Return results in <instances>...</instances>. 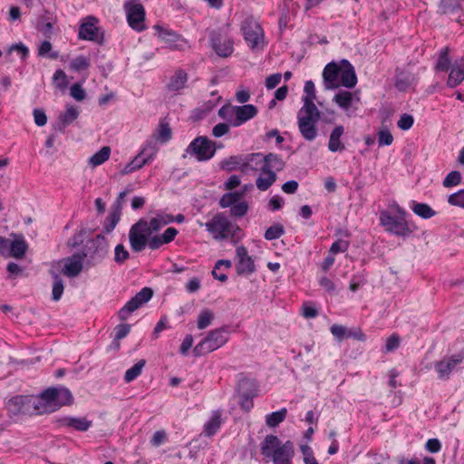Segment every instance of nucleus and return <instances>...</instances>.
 <instances>
[{"label": "nucleus", "mask_w": 464, "mask_h": 464, "mask_svg": "<svg viewBox=\"0 0 464 464\" xmlns=\"http://www.w3.org/2000/svg\"><path fill=\"white\" fill-rule=\"evenodd\" d=\"M411 209L414 214L424 219L430 218L436 215L435 210H433L428 204L425 203H418L413 201Z\"/></svg>", "instance_id": "f704fd0d"}, {"label": "nucleus", "mask_w": 464, "mask_h": 464, "mask_svg": "<svg viewBox=\"0 0 464 464\" xmlns=\"http://www.w3.org/2000/svg\"><path fill=\"white\" fill-rule=\"evenodd\" d=\"M220 424V414L214 412L210 420L204 426L205 435L208 437L214 435L219 430Z\"/></svg>", "instance_id": "ea45409f"}, {"label": "nucleus", "mask_w": 464, "mask_h": 464, "mask_svg": "<svg viewBox=\"0 0 464 464\" xmlns=\"http://www.w3.org/2000/svg\"><path fill=\"white\" fill-rule=\"evenodd\" d=\"M397 211L401 217H393L387 212H382L381 224L386 227L387 231L396 236L408 237L411 233V229L404 218L405 211L400 207H397Z\"/></svg>", "instance_id": "1a4fd4ad"}, {"label": "nucleus", "mask_w": 464, "mask_h": 464, "mask_svg": "<svg viewBox=\"0 0 464 464\" xmlns=\"http://www.w3.org/2000/svg\"><path fill=\"white\" fill-rule=\"evenodd\" d=\"M240 30L246 44L252 51H260L265 48L264 30L254 17L245 18L241 23Z\"/></svg>", "instance_id": "423d86ee"}, {"label": "nucleus", "mask_w": 464, "mask_h": 464, "mask_svg": "<svg viewBox=\"0 0 464 464\" xmlns=\"http://www.w3.org/2000/svg\"><path fill=\"white\" fill-rule=\"evenodd\" d=\"M38 414L53 412L63 405L71 404L72 395L65 387H53L44 391L37 397Z\"/></svg>", "instance_id": "20e7f679"}, {"label": "nucleus", "mask_w": 464, "mask_h": 464, "mask_svg": "<svg viewBox=\"0 0 464 464\" xmlns=\"http://www.w3.org/2000/svg\"><path fill=\"white\" fill-rule=\"evenodd\" d=\"M247 210V202L240 199L231 207L230 215L235 218H242L246 214Z\"/></svg>", "instance_id": "8fccbe9b"}, {"label": "nucleus", "mask_w": 464, "mask_h": 464, "mask_svg": "<svg viewBox=\"0 0 464 464\" xmlns=\"http://www.w3.org/2000/svg\"><path fill=\"white\" fill-rule=\"evenodd\" d=\"M212 236L214 240H230L234 245L242 238V230L237 224L229 220L223 212L216 213L206 223H199Z\"/></svg>", "instance_id": "f03ea898"}, {"label": "nucleus", "mask_w": 464, "mask_h": 464, "mask_svg": "<svg viewBox=\"0 0 464 464\" xmlns=\"http://www.w3.org/2000/svg\"><path fill=\"white\" fill-rule=\"evenodd\" d=\"M236 107L237 106L230 104H226L222 106L218 110V116L228 121L232 126H234V122L236 120Z\"/></svg>", "instance_id": "c03bdc74"}, {"label": "nucleus", "mask_w": 464, "mask_h": 464, "mask_svg": "<svg viewBox=\"0 0 464 464\" xmlns=\"http://www.w3.org/2000/svg\"><path fill=\"white\" fill-rule=\"evenodd\" d=\"M304 91L305 95L303 97V107L315 106L314 101L315 99V88L312 81H307L304 84Z\"/></svg>", "instance_id": "79ce46f5"}, {"label": "nucleus", "mask_w": 464, "mask_h": 464, "mask_svg": "<svg viewBox=\"0 0 464 464\" xmlns=\"http://www.w3.org/2000/svg\"><path fill=\"white\" fill-rule=\"evenodd\" d=\"M212 47L218 56L227 57L234 51L232 39L223 35L219 31L213 32L211 35Z\"/></svg>", "instance_id": "f3484780"}, {"label": "nucleus", "mask_w": 464, "mask_h": 464, "mask_svg": "<svg viewBox=\"0 0 464 464\" xmlns=\"http://www.w3.org/2000/svg\"><path fill=\"white\" fill-rule=\"evenodd\" d=\"M284 234V228L281 225H276L268 227L265 233L266 240H273L279 238Z\"/></svg>", "instance_id": "6e6d98bb"}, {"label": "nucleus", "mask_w": 464, "mask_h": 464, "mask_svg": "<svg viewBox=\"0 0 464 464\" xmlns=\"http://www.w3.org/2000/svg\"><path fill=\"white\" fill-rule=\"evenodd\" d=\"M34 120L37 126H44L47 122V117L45 112L41 109H34Z\"/></svg>", "instance_id": "e2e57ef3"}, {"label": "nucleus", "mask_w": 464, "mask_h": 464, "mask_svg": "<svg viewBox=\"0 0 464 464\" xmlns=\"http://www.w3.org/2000/svg\"><path fill=\"white\" fill-rule=\"evenodd\" d=\"M69 66L71 70L80 72L82 70H87L91 66V62L89 58L83 55H79L71 61Z\"/></svg>", "instance_id": "a18cd8bd"}, {"label": "nucleus", "mask_w": 464, "mask_h": 464, "mask_svg": "<svg viewBox=\"0 0 464 464\" xmlns=\"http://www.w3.org/2000/svg\"><path fill=\"white\" fill-rule=\"evenodd\" d=\"M87 256V253L82 252L60 260L58 265H63L62 273L68 277L79 276L82 271L83 260Z\"/></svg>", "instance_id": "4468645a"}, {"label": "nucleus", "mask_w": 464, "mask_h": 464, "mask_svg": "<svg viewBox=\"0 0 464 464\" xmlns=\"http://www.w3.org/2000/svg\"><path fill=\"white\" fill-rule=\"evenodd\" d=\"M331 333L338 340H343V338H350L352 336V331H348L344 326L341 324H333L331 326Z\"/></svg>", "instance_id": "603ef678"}, {"label": "nucleus", "mask_w": 464, "mask_h": 464, "mask_svg": "<svg viewBox=\"0 0 464 464\" xmlns=\"http://www.w3.org/2000/svg\"><path fill=\"white\" fill-rule=\"evenodd\" d=\"M228 341L227 330L226 327L216 328L208 333L193 349L194 355L203 356L214 352L225 345Z\"/></svg>", "instance_id": "0eeeda50"}, {"label": "nucleus", "mask_w": 464, "mask_h": 464, "mask_svg": "<svg viewBox=\"0 0 464 464\" xmlns=\"http://www.w3.org/2000/svg\"><path fill=\"white\" fill-rule=\"evenodd\" d=\"M244 196V191L228 192L224 194L219 199V206L222 208L232 207L239 201Z\"/></svg>", "instance_id": "e433bc0d"}, {"label": "nucleus", "mask_w": 464, "mask_h": 464, "mask_svg": "<svg viewBox=\"0 0 464 464\" xmlns=\"http://www.w3.org/2000/svg\"><path fill=\"white\" fill-rule=\"evenodd\" d=\"M393 137L389 130L382 128L378 132L379 146H389L392 143Z\"/></svg>", "instance_id": "5fc2aeb1"}, {"label": "nucleus", "mask_w": 464, "mask_h": 464, "mask_svg": "<svg viewBox=\"0 0 464 464\" xmlns=\"http://www.w3.org/2000/svg\"><path fill=\"white\" fill-rule=\"evenodd\" d=\"M250 155L243 158L242 156H231L224 160L220 166L221 169L227 171H233L240 169L241 171H246L248 169H254V161H250Z\"/></svg>", "instance_id": "aec40b11"}, {"label": "nucleus", "mask_w": 464, "mask_h": 464, "mask_svg": "<svg viewBox=\"0 0 464 464\" xmlns=\"http://www.w3.org/2000/svg\"><path fill=\"white\" fill-rule=\"evenodd\" d=\"M110 147L104 146L89 159V164L93 168L100 166L106 160H108V159L110 158Z\"/></svg>", "instance_id": "c9c22d12"}, {"label": "nucleus", "mask_w": 464, "mask_h": 464, "mask_svg": "<svg viewBox=\"0 0 464 464\" xmlns=\"http://www.w3.org/2000/svg\"><path fill=\"white\" fill-rule=\"evenodd\" d=\"M461 182V174L459 171L453 170L450 171L443 180V186L445 188H450L460 184Z\"/></svg>", "instance_id": "3c124183"}, {"label": "nucleus", "mask_w": 464, "mask_h": 464, "mask_svg": "<svg viewBox=\"0 0 464 464\" xmlns=\"http://www.w3.org/2000/svg\"><path fill=\"white\" fill-rule=\"evenodd\" d=\"M344 133V128L342 125L336 126L331 132L328 149L332 152L342 151L345 150L344 144L341 141V137Z\"/></svg>", "instance_id": "a878e982"}, {"label": "nucleus", "mask_w": 464, "mask_h": 464, "mask_svg": "<svg viewBox=\"0 0 464 464\" xmlns=\"http://www.w3.org/2000/svg\"><path fill=\"white\" fill-rule=\"evenodd\" d=\"M124 10L129 25L138 32L142 31L145 28V9L143 5L138 0H126Z\"/></svg>", "instance_id": "f8f14e48"}, {"label": "nucleus", "mask_w": 464, "mask_h": 464, "mask_svg": "<svg viewBox=\"0 0 464 464\" xmlns=\"http://www.w3.org/2000/svg\"><path fill=\"white\" fill-rule=\"evenodd\" d=\"M261 454L274 464H293L295 448L292 441L282 443L275 435H267L261 443Z\"/></svg>", "instance_id": "7ed1b4c3"}, {"label": "nucleus", "mask_w": 464, "mask_h": 464, "mask_svg": "<svg viewBox=\"0 0 464 464\" xmlns=\"http://www.w3.org/2000/svg\"><path fill=\"white\" fill-rule=\"evenodd\" d=\"M413 122V117L410 114L404 113L401 116L397 125L401 130H407L411 128Z\"/></svg>", "instance_id": "bf43d9fd"}, {"label": "nucleus", "mask_w": 464, "mask_h": 464, "mask_svg": "<svg viewBox=\"0 0 464 464\" xmlns=\"http://www.w3.org/2000/svg\"><path fill=\"white\" fill-rule=\"evenodd\" d=\"M281 79H282V75L280 73H275V74L268 76L266 79V87L268 90L274 89L280 83Z\"/></svg>", "instance_id": "0e129e2a"}, {"label": "nucleus", "mask_w": 464, "mask_h": 464, "mask_svg": "<svg viewBox=\"0 0 464 464\" xmlns=\"http://www.w3.org/2000/svg\"><path fill=\"white\" fill-rule=\"evenodd\" d=\"M321 113L316 106L302 107L297 113V126L301 136L307 141H314L318 136L317 123Z\"/></svg>", "instance_id": "39448f33"}, {"label": "nucleus", "mask_w": 464, "mask_h": 464, "mask_svg": "<svg viewBox=\"0 0 464 464\" xmlns=\"http://www.w3.org/2000/svg\"><path fill=\"white\" fill-rule=\"evenodd\" d=\"M121 218V211L119 208L113 210L104 222L103 231L107 234L111 233L118 224Z\"/></svg>", "instance_id": "49530a36"}, {"label": "nucleus", "mask_w": 464, "mask_h": 464, "mask_svg": "<svg viewBox=\"0 0 464 464\" xmlns=\"http://www.w3.org/2000/svg\"><path fill=\"white\" fill-rule=\"evenodd\" d=\"M129 252L126 250L123 245L119 244L116 246L114 250V260L116 263L121 264L129 258Z\"/></svg>", "instance_id": "4d7b16f0"}, {"label": "nucleus", "mask_w": 464, "mask_h": 464, "mask_svg": "<svg viewBox=\"0 0 464 464\" xmlns=\"http://www.w3.org/2000/svg\"><path fill=\"white\" fill-rule=\"evenodd\" d=\"M79 116V111L74 106H67L66 111L61 113L59 116V121L57 123V130L63 132L65 128L75 121Z\"/></svg>", "instance_id": "bb28decb"}, {"label": "nucleus", "mask_w": 464, "mask_h": 464, "mask_svg": "<svg viewBox=\"0 0 464 464\" xmlns=\"http://www.w3.org/2000/svg\"><path fill=\"white\" fill-rule=\"evenodd\" d=\"M145 150H141L131 161L127 163L125 167L120 171L121 175H128L132 173L135 170L141 169L144 165L147 164V160H143V154Z\"/></svg>", "instance_id": "2f4dec72"}, {"label": "nucleus", "mask_w": 464, "mask_h": 464, "mask_svg": "<svg viewBox=\"0 0 464 464\" xmlns=\"http://www.w3.org/2000/svg\"><path fill=\"white\" fill-rule=\"evenodd\" d=\"M186 152L194 155L198 161L210 160L216 152L215 142L207 137L199 136L190 142Z\"/></svg>", "instance_id": "9d476101"}, {"label": "nucleus", "mask_w": 464, "mask_h": 464, "mask_svg": "<svg viewBox=\"0 0 464 464\" xmlns=\"http://www.w3.org/2000/svg\"><path fill=\"white\" fill-rule=\"evenodd\" d=\"M250 161H254V169L259 167L260 174L256 180L257 188L261 191L267 190L276 180V171L285 168L282 158L274 153L263 156L261 153L250 154Z\"/></svg>", "instance_id": "f257e3e1"}, {"label": "nucleus", "mask_w": 464, "mask_h": 464, "mask_svg": "<svg viewBox=\"0 0 464 464\" xmlns=\"http://www.w3.org/2000/svg\"><path fill=\"white\" fill-rule=\"evenodd\" d=\"M257 114V109L252 104L236 107V120L234 127H238L246 121L253 119Z\"/></svg>", "instance_id": "5701e85b"}, {"label": "nucleus", "mask_w": 464, "mask_h": 464, "mask_svg": "<svg viewBox=\"0 0 464 464\" xmlns=\"http://www.w3.org/2000/svg\"><path fill=\"white\" fill-rule=\"evenodd\" d=\"M416 83V77L413 73L406 71L396 72L395 86L401 92H405Z\"/></svg>", "instance_id": "393cba45"}, {"label": "nucleus", "mask_w": 464, "mask_h": 464, "mask_svg": "<svg viewBox=\"0 0 464 464\" xmlns=\"http://www.w3.org/2000/svg\"><path fill=\"white\" fill-rule=\"evenodd\" d=\"M98 19L94 16H87L80 25L79 38L99 43L102 39L99 35Z\"/></svg>", "instance_id": "dca6fc26"}, {"label": "nucleus", "mask_w": 464, "mask_h": 464, "mask_svg": "<svg viewBox=\"0 0 464 464\" xmlns=\"http://www.w3.org/2000/svg\"><path fill=\"white\" fill-rule=\"evenodd\" d=\"M342 63L340 64L331 62L324 69L323 79L325 89L334 90L340 87V75Z\"/></svg>", "instance_id": "a211bd4d"}, {"label": "nucleus", "mask_w": 464, "mask_h": 464, "mask_svg": "<svg viewBox=\"0 0 464 464\" xmlns=\"http://www.w3.org/2000/svg\"><path fill=\"white\" fill-rule=\"evenodd\" d=\"M448 203L451 206L464 208V188L450 195Z\"/></svg>", "instance_id": "864d4df0"}, {"label": "nucleus", "mask_w": 464, "mask_h": 464, "mask_svg": "<svg viewBox=\"0 0 464 464\" xmlns=\"http://www.w3.org/2000/svg\"><path fill=\"white\" fill-rule=\"evenodd\" d=\"M188 81V74L183 70H178L174 72L173 75L169 78V82L167 84V89L169 92H179L185 88L186 82Z\"/></svg>", "instance_id": "cd10ccee"}, {"label": "nucleus", "mask_w": 464, "mask_h": 464, "mask_svg": "<svg viewBox=\"0 0 464 464\" xmlns=\"http://www.w3.org/2000/svg\"><path fill=\"white\" fill-rule=\"evenodd\" d=\"M63 281L58 275H53V284L52 290V297L54 301L61 299L63 293Z\"/></svg>", "instance_id": "09e8293b"}, {"label": "nucleus", "mask_w": 464, "mask_h": 464, "mask_svg": "<svg viewBox=\"0 0 464 464\" xmlns=\"http://www.w3.org/2000/svg\"><path fill=\"white\" fill-rule=\"evenodd\" d=\"M171 138V130L168 123H160L158 129V139L162 142L168 141Z\"/></svg>", "instance_id": "13d9d810"}, {"label": "nucleus", "mask_w": 464, "mask_h": 464, "mask_svg": "<svg viewBox=\"0 0 464 464\" xmlns=\"http://www.w3.org/2000/svg\"><path fill=\"white\" fill-rule=\"evenodd\" d=\"M215 318L214 313L208 309L205 308L202 309L197 319V326L199 330L206 329L207 327L210 326L212 324V322Z\"/></svg>", "instance_id": "72a5a7b5"}, {"label": "nucleus", "mask_w": 464, "mask_h": 464, "mask_svg": "<svg viewBox=\"0 0 464 464\" xmlns=\"http://www.w3.org/2000/svg\"><path fill=\"white\" fill-rule=\"evenodd\" d=\"M464 80V60L455 62L452 65L447 84L450 88H454L460 84Z\"/></svg>", "instance_id": "b1692460"}, {"label": "nucleus", "mask_w": 464, "mask_h": 464, "mask_svg": "<svg viewBox=\"0 0 464 464\" xmlns=\"http://www.w3.org/2000/svg\"><path fill=\"white\" fill-rule=\"evenodd\" d=\"M237 257L238 259L236 269L239 276H250L256 271V266L253 258L248 255L247 249L244 246L237 247Z\"/></svg>", "instance_id": "2eb2a0df"}, {"label": "nucleus", "mask_w": 464, "mask_h": 464, "mask_svg": "<svg viewBox=\"0 0 464 464\" xmlns=\"http://www.w3.org/2000/svg\"><path fill=\"white\" fill-rule=\"evenodd\" d=\"M450 65V60L449 58V49L446 47V48L441 49V51L440 53L438 63L436 64V69L438 71L445 72V71L449 70Z\"/></svg>", "instance_id": "de8ad7c7"}, {"label": "nucleus", "mask_w": 464, "mask_h": 464, "mask_svg": "<svg viewBox=\"0 0 464 464\" xmlns=\"http://www.w3.org/2000/svg\"><path fill=\"white\" fill-rule=\"evenodd\" d=\"M425 449L431 453H437L441 449V443L438 439H430L425 444Z\"/></svg>", "instance_id": "338daca9"}, {"label": "nucleus", "mask_w": 464, "mask_h": 464, "mask_svg": "<svg viewBox=\"0 0 464 464\" xmlns=\"http://www.w3.org/2000/svg\"><path fill=\"white\" fill-rule=\"evenodd\" d=\"M354 99L359 101V97L356 94L348 91H340L334 95L333 101L343 110L348 111Z\"/></svg>", "instance_id": "c85d7f7f"}, {"label": "nucleus", "mask_w": 464, "mask_h": 464, "mask_svg": "<svg viewBox=\"0 0 464 464\" xmlns=\"http://www.w3.org/2000/svg\"><path fill=\"white\" fill-rule=\"evenodd\" d=\"M356 83L357 77L355 74L354 68L347 60H343L342 72L340 75V86L353 88L356 85Z\"/></svg>", "instance_id": "4be33fe9"}, {"label": "nucleus", "mask_w": 464, "mask_h": 464, "mask_svg": "<svg viewBox=\"0 0 464 464\" xmlns=\"http://www.w3.org/2000/svg\"><path fill=\"white\" fill-rule=\"evenodd\" d=\"M115 330V340H121L129 334L130 331V325L127 324H119Z\"/></svg>", "instance_id": "774afa93"}, {"label": "nucleus", "mask_w": 464, "mask_h": 464, "mask_svg": "<svg viewBox=\"0 0 464 464\" xmlns=\"http://www.w3.org/2000/svg\"><path fill=\"white\" fill-rule=\"evenodd\" d=\"M154 30L157 32L158 37L169 44H172L179 39V35L175 32L165 29L159 24L154 26Z\"/></svg>", "instance_id": "58836bf2"}, {"label": "nucleus", "mask_w": 464, "mask_h": 464, "mask_svg": "<svg viewBox=\"0 0 464 464\" xmlns=\"http://www.w3.org/2000/svg\"><path fill=\"white\" fill-rule=\"evenodd\" d=\"M153 295V292L149 287L142 288L119 311V318L125 321L129 315L147 303Z\"/></svg>", "instance_id": "ddd939ff"}, {"label": "nucleus", "mask_w": 464, "mask_h": 464, "mask_svg": "<svg viewBox=\"0 0 464 464\" xmlns=\"http://www.w3.org/2000/svg\"><path fill=\"white\" fill-rule=\"evenodd\" d=\"M255 396H256L255 389H253L251 391L241 392L240 401H239L240 407L244 411H249L254 406L253 398Z\"/></svg>", "instance_id": "37998d69"}, {"label": "nucleus", "mask_w": 464, "mask_h": 464, "mask_svg": "<svg viewBox=\"0 0 464 464\" xmlns=\"http://www.w3.org/2000/svg\"><path fill=\"white\" fill-rule=\"evenodd\" d=\"M174 221V217L170 214L160 213L150 220L149 226L156 232L162 227L167 226Z\"/></svg>", "instance_id": "473e14b6"}, {"label": "nucleus", "mask_w": 464, "mask_h": 464, "mask_svg": "<svg viewBox=\"0 0 464 464\" xmlns=\"http://www.w3.org/2000/svg\"><path fill=\"white\" fill-rule=\"evenodd\" d=\"M145 364L146 361L144 359H141L138 361L132 367L128 369L124 374L125 382H131L136 378H138L141 374Z\"/></svg>", "instance_id": "4c0bfd02"}, {"label": "nucleus", "mask_w": 464, "mask_h": 464, "mask_svg": "<svg viewBox=\"0 0 464 464\" xmlns=\"http://www.w3.org/2000/svg\"><path fill=\"white\" fill-rule=\"evenodd\" d=\"M349 243L344 240H337L334 243H333L330 253L331 255H335L340 252H345L348 249Z\"/></svg>", "instance_id": "680f3d73"}, {"label": "nucleus", "mask_w": 464, "mask_h": 464, "mask_svg": "<svg viewBox=\"0 0 464 464\" xmlns=\"http://www.w3.org/2000/svg\"><path fill=\"white\" fill-rule=\"evenodd\" d=\"M8 255L14 258H22L27 250V244L24 238H17L9 242Z\"/></svg>", "instance_id": "7c9ffc66"}, {"label": "nucleus", "mask_w": 464, "mask_h": 464, "mask_svg": "<svg viewBox=\"0 0 464 464\" xmlns=\"http://www.w3.org/2000/svg\"><path fill=\"white\" fill-rule=\"evenodd\" d=\"M38 401L33 396H15L7 402L8 411L12 414H38Z\"/></svg>", "instance_id": "9b49d317"}, {"label": "nucleus", "mask_w": 464, "mask_h": 464, "mask_svg": "<svg viewBox=\"0 0 464 464\" xmlns=\"http://www.w3.org/2000/svg\"><path fill=\"white\" fill-rule=\"evenodd\" d=\"M461 355H453L435 363V369L440 379H448L452 370L462 362Z\"/></svg>", "instance_id": "412c9836"}, {"label": "nucleus", "mask_w": 464, "mask_h": 464, "mask_svg": "<svg viewBox=\"0 0 464 464\" xmlns=\"http://www.w3.org/2000/svg\"><path fill=\"white\" fill-rule=\"evenodd\" d=\"M287 411L285 408L281 409L278 411L272 412L266 415V422L267 426L275 428L279 423L283 422L286 417Z\"/></svg>", "instance_id": "a19ab883"}, {"label": "nucleus", "mask_w": 464, "mask_h": 464, "mask_svg": "<svg viewBox=\"0 0 464 464\" xmlns=\"http://www.w3.org/2000/svg\"><path fill=\"white\" fill-rule=\"evenodd\" d=\"M400 344V338L396 334H392L390 336L385 344V352L389 353L392 352L399 347Z\"/></svg>", "instance_id": "69168bd1"}, {"label": "nucleus", "mask_w": 464, "mask_h": 464, "mask_svg": "<svg viewBox=\"0 0 464 464\" xmlns=\"http://www.w3.org/2000/svg\"><path fill=\"white\" fill-rule=\"evenodd\" d=\"M154 231L145 219H140L130 229L129 239L134 252H141L147 246L149 238Z\"/></svg>", "instance_id": "6e6552de"}, {"label": "nucleus", "mask_w": 464, "mask_h": 464, "mask_svg": "<svg viewBox=\"0 0 464 464\" xmlns=\"http://www.w3.org/2000/svg\"><path fill=\"white\" fill-rule=\"evenodd\" d=\"M88 256L93 261H101L108 253V242L103 235H97L88 241Z\"/></svg>", "instance_id": "6ab92c4d"}, {"label": "nucleus", "mask_w": 464, "mask_h": 464, "mask_svg": "<svg viewBox=\"0 0 464 464\" xmlns=\"http://www.w3.org/2000/svg\"><path fill=\"white\" fill-rule=\"evenodd\" d=\"M70 94L72 98L79 102L83 101L86 95L85 91L79 83H75L71 87Z\"/></svg>", "instance_id": "052dcab7"}, {"label": "nucleus", "mask_w": 464, "mask_h": 464, "mask_svg": "<svg viewBox=\"0 0 464 464\" xmlns=\"http://www.w3.org/2000/svg\"><path fill=\"white\" fill-rule=\"evenodd\" d=\"M63 425L73 428L78 431H86L92 426V421L86 418L68 417L63 420Z\"/></svg>", "instance_id": "c756f323"}]
</instances>
